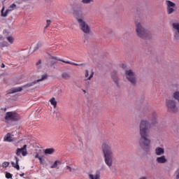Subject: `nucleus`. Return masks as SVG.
<instances>
[{
	"mask_svg": "<svg viewBox=\"0 0 179 179\" xmlns=\"http://www.w3.org/2000/svg\"><path fill=\"white\" fill-rule=\"evenodd\" d=\"M6 40L3 36H0V47L1 48H3V47H9V45H12L13 44H15V37H13L12 35H8L6 36Z\"/></svg>",
	"mask_w": 179,
	"mask_h": 179,
	"instance_id": "obj_5",
	"label": "nucleus"
},
{
	"mask_svg": "<svg viewBox=\"0 0 179 179\" xmlns=\"http://www.w3.org/2000/svg\"><path fill=\"white\" fill-rule=\"evenodd\" d=\"M93 75H94V73L93 71H92L90 74L88 70H86L85 74V80H90V79L93 78Z\"/></svg>",
	"mask_w": 179,
	"mask_h": 179,
	"instance_id": "obj_19",
	"label": "nucleus"
},
{
	"mask_svg": "<svg viewBox=\"0 0 179 179\" xmlns=\"http://www.w3.org/2000/svg\"><path fill=\"white\" fill-rule=\"evenodd\" d=\"M47 79V75H43L41 76V79H38L37 80L34 81L31 84H27V86H33V85H36L38 82H42V80H44Z\"/></svg>",
	"mask_w": 179,
	"mask_h": 179,
	"instance_id": "obj_21",
	"label": "nucleus"
},
{
	"mask_svg": "<svg viewBox=\"0 0 179 179\" xmlns=\"http://www.w3.org/2000/svg\"><path fill=\"white\" fill-rule=\"evenodd\" d=\"M3 141L4 142H13V136H12V134H10V133H8L6 136H4Z\"/></svg>",
	"mask_w": 179,
	"mask_h": 179,
	"instance_id": "obj_17",
	"label": "nucleus"
},
{
	"mask_svg": "<svg viewBox=\"0 0 179 179\" xmlns=\"http://www.w3.org/2000/svg\"><path fill=\"white\" fill-rule=\"evenodd\" d=\"M1 68H5V64H1Z\"/></svg>",
	"mask_w": 179,
	"mask_h": 179,
	"instance_id": "obj_39",
	"label": "nucleus"
},
{
	"mask_svg": "<svg viewBox=\"0 0 179 179\" xmlns=\"http://www.w3.org/2000/svg\"><path fill=\"white\" fill-rule=\"evenodd\" d=\"M157 113L153 112L151 114V121L143 120L139 124V132L141 138L139 141L140 146L144 148L145 150H149L152 141L149 138V129L157 124Z\"/></svg>",
	"mask_w": 179,
	"mask_h": 179,
	"instance_id": "obj_1",
	"label": "nucleus"
},
{
	"mask_svg": "<svg viewBox=\"0 0 179 179\" xmlns=\"http://www.w3.org/2000/svg\"><path fill=\"white\" fill-rule=\"evenodd\" d=\"M126 79L129 80V82L133 86H136V83H138V80L136 79V74L132 70H127L125 71Z\"/></svg>",
	"mask_w": 179,
	"mask_h": 179,
	"instance_id": "obj_6",
	"label": "nucleus"
},
{
	"mask_svg": "<svg viewBox=\"0 0 179 179\" xmlns=\"http://www.w3.org/2000/svg\"><path fill=\"white\" fill-rule=\"evenodd\" d=\"M157 162L158 163H166L167 162V159H166V157H157Z\"/></svg>",
	"mask_w": 179,
	"mask_h": 179,
	"instance_id": "obj_27",
	"label": "nucleus"
},
{
	"mask_svg": "<svg viewBox=\"0 0 179 179\" xmlns=\"http://www.w3.org/2000/svg\"><path fill=\"white\" fill-rule=\"evenodd\" d=\"M62 78L66 80L71 78V74L67 72H64L62 74Z\"/></svg>",
	"mask_w": 179,
	"mask_h": 179,
	"instance_id": "obj_26",
	"label": "nucleus"
},
{
	"mask_svg": "<svg viewBox=\"0 0 179 179\" xmlns=\"http://www.w3.org/2000/svg\"><path fill=\"white\" fill-rule=\"evenodd\" d=\"M16 9V5L15 3L11 4L8 8L7 9L8 10V13L13 12V10H15Z\"/></svg>",
	"mask_w": 179,
	"mask_h": 179,
	"instance_id": "obj_28",
	"label": "nucleus"
},
{
	"mask_svg": "<svg viewBox=\"0 0 179 179\" xmlns=\"http://www.w3.org/2000/svg\"><path fill=\"white\" fill-rule=\"evenodd\" d=\"M88 177L90 179H100V173H96L94 175L89 173Z\"/></svg>",
	"mask_w": 179,
	"mask_h": 179,
	"instance_id": "obj_23",
	"label": "nucleus"
},
{
	"mask_svg": "<svg viewBox=\"0 0 179 179\" xmlns=\"http://www.w3.org/2000/svg\"><path fill=\"white\" fill-rule=\"evenodd\" d=\"M66 169L69 170L70 172H72V168H71V166H66Z\"/></svg>",
	"mask_w": 179,
	"mask_h": 179,
	"instance_id": "obj_35",
	"label": "nucleus"
},
{
	"mask_svg": "<svg viewBox=\"0 0 179 179\" xmlns=\"http://www.w3.org/2000/svg\"><path fill=\"white\" fill-rule=\"evenodd\" d=\"M43 152H44L45 156H51V155H54V153H55V149L54 148H49L44 149Z\"/></svg>",
	"mask_w": 179,
	"mask_h": 179,
	"instance_id": "obj_14",
	"label": "nucleus"
},
{
	"mask_svg": "<svg viewBox=\"0 0 179 179\" xmlns=\"http://www.w3.org/2000/svg\"><path fill=\"white\" fill-rule=\"evenodd\" d=\"M19 158L15 157V162H11L13 167H14V169H16V170H20V166H19Z\"/></svg>",
	"mask_w": 179,
	"mask_h": 179,
	"instance_id": "obj_18",
	"label": "nucleus"
},
{
	"mask_svg": "<svg viewBox=\"0 0 179 179\" xmlns=\"http://www.w3.org/2000/svg\"><path fill=\"white\" fill-rule=\"evenodd\" d=\"M155 155L157 156H162L164 155V148L157 147L155 148Z\"/></svg>",
	"mask_w": 179,
	"mask_h": 179,
	"instance_id": "obj_16",
	"label": "nucleus"
},
{
	"mask_svg": "<svg viewBox=\"0 0 179 179\" xmlns=\"http://www.w3.org/2000/svg\"><path fill=\"white\" fill-rule=\"evenodd\" d=\"M77 22L79 24V27L83 33L85 34H90L92 33V29L90 28V26H89V24L83 20V18L80 17V16L77 17Z\"/></svg>",
	"mask_w": 179,
	"mask_h": 179,
	"instance_id": "obj_3",
	"label": "nucleus"
},
{
	"mask_svg": "<svg viewBox=\"0 0 179 179\" xmlns=\"http://www.w3.org/2000/svg\"><path fill=\"white\" fill-rule=\"evenodd\" d=\"M12 177H13V176L10 173L6 172V178L10 179V178H12Z\"/></svg>",
	"mask_w": 179,
	"mask_h": 179,
	"instance_id": "obj_30",
	"label": "nucleus"
},
{
	"mask_svg": "<svg viewBox=\"0 0 179 179\" xmlns=\"http://www.w3.org/2000/svg\"><path fill=\"white\" fill-rule=\"evenodd\" d=\"M59 163H61L58 160L55 161L54 164L50 166V169H57Z\"/></svg>",
	"mask_w": 179,
	"mask_h": 179,
	"instance_id": "obj_29",
	"label": "nucleus"
},
{
	"mask_svg": "<svg viewBox=\"0 0 179 179\" xmlns=\"http://www.w3.org/2000/svg\"><path fill=\"white\" fill-rule=\"evenodd\" d=\"M23 176H24V173H21V174H20V177H23Z\"/></svg>",
	"mask_w": 179,
	"mask_h": 179,
	"instance_id": "obj_38",
	"label": "nucleus"
},
{
	"mask_svg": "<svg viewBox=\"0 0 179 179\" xmlns=\"http://www.w3.org/2000/svg\"><path fill=\"white\" fill-rule=\"evenodd\" d=\"M46 23H47V24H46V26L45 27V29H47V27H48V26H50V24H51V20H46Z\"/></svg>",
	"mask_w": 179,
	"mask_h": 179,
	"instance_id": "obj_34",
	"label": "nucleus"
},
{
	"mask_svg": "<svg viewBox=\"0 0 179 179\" xmlns=\"http://www.w3.org/2000/svg\"><path fill=\"white\" fill-rule=\"evenodd\" d=\"M50 59H56L57 61H60V62H64V64H69V65H75L76 66H82L83 68H85L86 66V63H82V64H76L75 62H69V61H65L64 59H58V57H52Z\"/></svg>",
	"mask_w": 179,
	"mask_h": 179,
	"instance_id": "obj_10",
	"label": "nucleus"
},
{
	"mask_svg": "<svg viewBox=\"0 0 179 179\" xmlns=\"http://www.w3.org/2000/svg\"><path fill=\"white\" fill-rule=\"evenodd\" d=\"M8 15H9V11L8 9H5V6H3L0 11V16L1 17H8Z\"/></svg>",
	"mask_w": 179,
	"mask_h": 179,
	"instance_id": "obj_15",
	"label": "nucleus"
},
{
	"mask_svg": "<svg viewBox=\"0 0 179 179\" xmlns=\"http://www.w3.org/2000/svg\"><path fill=\"white\" fill-rule=\"evenodd\" d=\"M38 160H39V162H40V163L41 164H45L44 158H43V157H38Z\"/></svg>",
	"mask_w": 179,
	"mask_h": 179,
	"instance_id": "obj_33",
	"label": "nucleus"
},
{
	"mask_svg": "<svg viewBox=\"0 0 179 179\" xmlns=\"http://www.w3.org/2000/svg\"><path fill=\"white\" fill-rule=\"evenodd\" d=\"M83 3H92V2H93V0H82Z\"/></svg>",
	"mask_w": 179,
	"mask_h": 179,
	"instance_id": "obj_31",
	"label": "nucleus"
},
{
	"mask_svg": "<svg viewBox=\"0 0 179 179\" xmlns=\"http://www.w3.org/2000/svg\"><path fill=\"white\" fill-rule=\"evenodd\" d=\"M20 117L19 115L15 112H8L6 113L5 120L6 121H17Z\"/></svg>",
	"mask_w": 179,
	"mask_h": 179,
	"instance_id": "obj_9",
	"label": "nucleus"
},
{
	"mask_svg": "<svg viewBox=\"0 0 179 179\" xmlns=\"http://www.w3.org/2000/svg\"><path fill=\"white\" fill-rule=\"evenodd\" d=\"M41 64V60H39L37 63H36V65L38 66Z\"/></svg>",
	"mask_w": 179,
	"mask_h": 179,
	"instance_id": "obj_37",
	"label": "nucleus"
},
{
	"mask_svg": "<svg viewBox=\"0 0 179 179\" xmlns=\"http://www.w3.org/2000/svg\"><path fill=\"white\" fill-rule=\"evenodd\" d=\"M111 146V142L108 140H104L101 143V148L104 157H113L114 150Z\"/></svg>",
	"mask_w": 179,
	"mask_h": 179,
	"instance_id": "obj_2",
	"label": "nucleus"
},
{
	"mask_svg": "<svg viewBox=\"0 0 179 179\" xmlns=\"http://www.w3.org/2000/svg\"><path fill=\"white\" fill-rule=\"evenodd\" d=\"M41 47H43V43L38 42L36 43L35 45H34V47H33L34 48L33 52H36V51H38V50H40Z\"/></svg>",
	"mask_w": 179,
	"mask_h": 179,
	"instance_id": "obj_20",
	"label": "nucleus"
},
{
	"mask_svg": "<svg viewBox=\"0 0 179 179\" xmlns=\"http://www.w3.org/2000/svg\"><path fill=\"white\" fill-rule=\"evenodd\" d=\"M176 173L177 174V175H176V179H179V171H176Z\"/></svg>",
	"mask_w": 179,
	"mask_h": 179,
	"instance_id": "obj_36",
	"label": "nucleus"
},
{
	"mask_svg": "<svg viewBox=\"0 0 179 179\" xmlns=\"http://www.w3.org/2000/svg\"><path fill=\"white\" fill-rule=\"evenodd\" d=\"M135 26L136 32L138 37H140V38H145V37L148 36V34L146 32V29H145V27H143L142 22L139 21H135Z\"/></svg>",
	"mask_w": 179,
	"mask_h": 179,
	"instance_id": "obj_4",
	"label": "nucleus"
},
{
	"mask_svg": "<svg viewBox=\"0 0 179 179\" xmlns=\"http://www.w3.org/2000/svg\"><path fill=\"white\" fill-rule=\"evenodd\" d=\"M172 27L174 32L175 40H179V22H173Z\"/></svg>",
	"mask_w": 179,
	"mask_h": 179,
	"instance_id": "obj_12",
	"label": "nucleus"
},
{
	"mask_svg": "<svg viewBox=\"0 0 179 179\" xmlns=\"http://www.w3.org/2000/svg\"><path fill=\"white\" fill-rule=\"evenodd\" d=\"M165 4L166 5V12L168 15H172V13H174V12L177 10L176 3L170 0H166Z\"/></svg>",
	"mask_w": 179,
	"mask_h": 179,
	"instance_id": "obj_7",
	"label": "nucleus"
},
{
	"mask_svg": "<svg viewBox=\"0 0 179 179\" xmlns=\"http://www.w3.org/2000/svg\"><path fill=\"white\" fill-rule=\"evenodd\" d=\"M9 166V162H5L2 164V167H4L5 169H6V167Z\"/></svg>",
	"mask_w": 179,
	"mask_h": 179,
	"instance_id": "obj_32",
	"label": "nucleus"
},
{
	"mask_svg": "<svg viewBox=\"0 0 179 179\" xmlns=\"http://www.w3.org/2000/svg\"><path fill=\"white\" fill-rule=\"evenodd\" d=\"M105 163L108 166V167H111L113 166V158L112 157H105Z\"/></svg>",
	"mask_w": 179,
	"mask_h": 179,
	"instance_id": "obj_22",
	"label": "nucleus"
},
{
	"mask_svg": "<svg viewBox=\"0 0 179 179\" xmlns=\"http://www.w3.org/2000/svg\"><path fill=\"white\" fill-rule=\"evenodd\" d=\"M56 115H59V112H57V113H56Z\"/></svg>",
	"mask_w": 179,
	"mask_h": 179,
	"instance_id": "obj_40",
	"label": "nucleus"
},
{
	"mask_svg": "<svg viewBox=\"0 0 179 179\" xmlns=\"http://www.w3.org/2000/svg\"><path fill=\"white\" fill-rule=\"evenodd\" d=\"M17 156H27V145H24L22 148H17L15 152Z\"/></svg>",
	"mask_w": 179,
	"mask_h": 179,
	"instance_id": "obj_11",
	"label": "nucleus"
},
{
	"mask_svg": "<svg viewBox=\"0 0 179 179\" xmlns=\"http://www.w3.org/2000/svg\"><path fill=\"white\" fill-rule=\"evenodd\" d=\"M45 1H47V0H45Z\"/></svg>",
	"mask_w": 179,
	"mask_h": 179,
	"instance_id": "obj_41",
	"label": "nucleus"
},
{
	"mask_svg": "<svg viewBox=\"0 0 179 179\" xmlns=\"http://www.w3.org/2000/svg\"><path fill=\"white\" fill-rule=\"evenodd\" d=\"M41 156H44V149H38L36 152V157H41Z\"/></svg>",
	"mask_w": 179,
	"mask_h": 179,
	"instance_id": "obj_24",
	"label": "nucleus"
},
{
	"mask_svg": "<svg viewBox=\"0 0 179 179\" xmlns=\"http://www.w3.org/2000/svg\"><path fill=\"white\" fill-rule=\"evenodd\" d=\"M51 106H52L55 108H57V100L55 99V98H52L49 100Z\"/></svg>",
	"mask_w": 179,
	"mask_h": 179,
	"instance_id": "obj_25",
	"label": "nucleus"
},
{
	"mask_svg": "<svg viewBox=\"0 0 179 179\" xmlns=\"http://www.w3.org/2000/svg\"><path fill=\"white\" fill-rule=\"evenodd\" d=\"M22 90H23V88L22 87H14L8 90L7 91V94H13V93H17L19 92H22Z\"/></svg>",
	"mask_w": 179,
	"mask_h": 179,
	"instance_id": "obj_13",
	"label": "nucleus"
},
{
	"mask_svg": "<svg viewBox=\"0 0 179 179\" xmlns=\"http://www.w3.org/2000/svg\"><path fill=\"white\" fill-rule=\"evenodd\" d=\"M166 106L168 108V110L171 113H175L177 111V102L174 99H166Z\"/></svg>",
	"mask_w": 179,
	"mask_h": 179,
	"instance_id": "obj_8",
	"label": "nucleus"
}]
</instances>
